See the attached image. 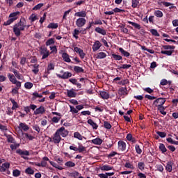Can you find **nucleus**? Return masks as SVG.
Listing matches in <instances>:
<instances>
[{
  "label": "nucleus",
  "mask_w": 178,
  "mask_h": 178,
  "mask_svg": "<svg viewBox=\"0 0 178 178\" xmlns=\"http://www.w3.org/2000/svg\"><path fill=\"white\" fill-rule=\"evenodd\" d=\"M165 102H166L165 98H159L153 102L154 108H156L157 111L164 116L166 115V111H165L166 107L163 106V105H165Z\"/></svg>",
  "instance_id": "obj_1"
},
{
  "label": "nucleus",
  "mask_w": 178,
  "mask_h": 178,
  "mask_svg": "<svg viewBox=\"0 0 178 178\" xmlns=\"http://www.w3.org/2000/svg\"><path fill=\"white\" fill-rule=\"evenodd\" d=\"M27 27L25 19H21L17 24L13 26V32L16 37H20L22 32L24 31V29Z\"/></svg>",
  "instance_id": "obj_2"
},
{
  "label": "nucleus",
  "mask_w": 178,
  "mask_h": 178,
  "mask_svg": "<svg viewBox=\"0 0 178 178\" xmlns=\"http://www.w3.org/2000/svg\"><path fill=\"white\" fill-rule=\"evenodd\" d=\"M19 16H20V12L19 11L10 13L9 15V19L3 23V26H10L13 22L19 19Z\"/></svg>",
  "instance_id": "obj_3"
},
{
  "label": "nucleus",
  "mask_w": 178,
  "mask_h": 178,
  "mask_svg": "<svg viewBox=\"0 0 178 178\" xmlns=\"http://www.w3.org/2000/svg\"><path fill=\"white\" fill-rule=\"evenodd\" d=\"M163 48L165 50H162L161 51V54L162 55H166L167 56H172V54L175 51V46H170V45H163Z\"/></svg>",
  "instance_id": "obj_4"
},
{
  "label": "nucleus",
  "mask_w": 178,
  "mask_h": 178,
  "mask_svg": "<svg viewBox=\"0 0 178 178\" xmlns=\"http://www.w3.org/2000/svg\"><path fill=\"white\" fill-rule=\"evenodd\" d=\"M7 76L9 79L10 83H12L13 84H15L16 87H17L18 88H21L22 82L17 81L15 75L10 73H8Z\"/></svg>",
  "instance_id": "obj_5"
},
{
  "label": "nucleus",
  "mask_w": 178,
  "mask_h": 178,
  "mask_svg": "<svg viewBox=\"0 0 178 178\" xmlns=\"http://www.w3.org/2000/svg\"><path fill=\"white\" fill-rule=\"evenodd\" d=\"M56 76L59 79H63V80H66L67 79H70L72 74V72H65L63 70H61L59 74H56Z\"/></svg>",
  "instance_id": "obj_6"
},
{
  "label": "nucleus",
  "mask_w": 178,
  "mask_h": 178,
  "mask_svg": "<svg viewBox=\"0 0 178 178\" xmlns=\"http://www.w3.org/2000/svg\"><path fill=\"white\" fill-rule=\"evenodd\" d=\"M10 168V163L6 162L0 165V172L2 173L5 172L6 175H10V171H9V168Z\"/></svg>",
  "instance_id": "obj_7"
},
{
  "label": "nucleus",
  "mask_w": 178,
  "mask_h": 178,
  "mask_svg": "<svg viewBox=\"0 0 178 178\" xmlns=\"http://www.w3.org/2000/svg\"><path fill=\"white\" fill-rule=\"evenodd\" d=\"M56 133L61 136V137H67L69 136V131L65 128V127H61L60 129H57Z\"/></svg>",
  "instance_id": "obj_8"
},
{
  "label": "nucleus",
  "mask_w": 178,
  "mask_h": 178,
  "mask_svg": "<svg viewBox=\"0 0 178 178\" xmlns=\"http://www.w3.org/2000/svg\"><path fill=\"white\" fill-rule=\"evenodd\" d=\"M40 54L42 55V59H47L48 56H49V51L47 49V47H40Z\"/></svg>",
  "instance_id": "obj_9"
},
{
  "label": "nucleus",
  "mask_w": 178,
  "mask_h": 178,
  "mask_svg": "<svg viewBox=\"0 0 178 178\" xmlns=\"http://www.w3.org/2000/svg\"><path fill=\"white\" fill-rule=\"evenodd\" d=\"M50 142L53 141L54 144H59L60 141L62 140V137L57 133L55 132V134L53 135V138H49Z\"/></svg>",
  "instance_id": "obj_10"
},
{
  "label": "nucleus",
  "mask_w": 178,
  "mask_h": 178,
  "mask_svg": "<svg viewBox=\"0 0 178 178\" xmlns=\"http://www.w3.org/2000/svg\"><path fill=\"white\" fill-rule=\"evenodd\" d=\"M86 23H87V19H86V18H78L76 20V27H79V28L84 27Z\"/></svg>",
  "instance_id": "obj_11"
},
{
  "label": "nucleus",
  "mask_w": 178,
  "mask_h": 178,
  "mask_svg": "<svg viewBox=\"0 0 178 178\" xmlns=\"http://www.w3.org/2000/svg\"><path fill=\"white\" fill-rule=\"evenodd\" d=\"M102 47V44L99 40L95 41L94 44L92 46V49L93 52H97L101 47Z\"/></svg>",
  "instance_id": "obj_12"
},
{
  "label": "nucleus",
  "mask_w": 178,
  "mask_h": 178,
  "mask_svg": "<svg viewBox=\"0 0 178 178\" xmlns=\"http://www.w3.org/2000/svg\"><path fill=\"white\" fill-rule=\"evenodd\" d=\"M127 94H129V92H127V88L122 87L119 88L118 95H120L121 97H125V95H127Z\"/></svg>",
  "instance_id": "obj_13"
},
{
  "label": "nucleus",
  "mask_w": 178,
  "mask_h": 178,
  "mask_svg": "<svg viewBox=\"0 0 178 178\" xmlns=\"http://www.w3.org/2000/svg\"><path fill=\"white\" fill-rule=\"evenodd\" d=\"M119 151H124L127 147L125 142L123 140H119L118 143Z\"/></svg>",
  "instance_id": "obj_14"
},
{
  "label": "nucleus",
  "mask_w": 178,
  "mask_h": 178,
  "mask_svg": "<svg viewBox=\"0 0 178 178\" xmlns=\"http://www.w3.org/2000/svg\"><path fill=\"white\" fill-rule=\"evenodd\" d=\"M19 129L21 131H29V130H30L29 125L24 122L19 123Z\"/></svg>",
  "instance_id": "obj_15"
},
{
  "label": "nucleus",
  "mask_w": 178,
  "mask_h": 178,
  "mask_svg": "<svg viewBox=\"0 0 178 178\" xmlns=\"http://www.w3.org/2000/svg\"><path fill=\"white\" fill-rule=\"evenodd\" d=\"M44 113H45V107L43 106L36 108L34 111V115H44Z\"/></svg>",
  "instance_id": "obj_16"
},
{
  "label": "nucleus",
  "mask_w": 178,
  "mask_h": 178,
  "mask_svg": "<svg viewBox=\"0 0 178 178\" xmlns=\"http://www.w3.org/2000/svg\"><path fill=\"white\" fill-rule=\"evenodd\" d=\"M106 56H107L106 53L103 51L99 52L94 56L95 59H105Z\"/></svg>",
  "instance_id": "obj_17"
},
{
  "label": "nucleus",
  "mask_w": 178,
  "mask_h": 178,
  "mask_svg": "<svg viewBox=\"0 0 178 178\" xmlns=\"http://www.w3.org/2000/svg\"><path fill=\"white\" fill-rule=\"evenodd\" d=\"M67 95L70 98H76V95H77V94L74 92V89H71L67 90Z\"/></svg>",
  "instance_id": "obj_18"
},
{
  "label": "nucleus",
  "mask_w": 178,
  "mask_h": 178,
  "mask_svg": "<svg viewBox=\"0 0 178 178\" xmlns=\"http://www.w3.org/2000/svg\"><path fill=\"white\" fill-rule=\"evenodd\" d=\"M62 58L64 62H67V63H70L72 62V60L70 59V56H69L67 53H63Z\"/></svg>",
  "instance_id": "obj_19"
},
{
  "label": "nucleus",
  "mask_w": 178,
  "mask_h": 178,
  "mask_svg": "<svg viewBox=\"0 0 178 178\" xmlns=\"http://www.w3.org/2000/svg\"><path fill=\"white\" fill-rule=\"evenodd\" d=\"M74 16L79 18H83L87 17V12L86 11H79L74 14Z\"/></svg>",
  "instance_id": "obj_20"
},
{
  "label": "nucleus",
  "mask_w": 178,
  "mask_h": 178,
  "mask_svg": "<svg viewBox=\"0 0 178 178\" xmlns=\"http://www.w3.org/2000/svg\"><path fill=\"white\" fill-rule=\"evenodd\" d=\"M113 169V167L109 165H104L100 167V170L105 172H108V170H112Z\"/></svg>",
  "instance_id": "obj_21"
},
{
  "label": "nucleus",
  "mask_w": 178,
  "mask_h": 178,
  "mask_svg": "<svg viewBox=\"0 0 178 178\" xmlns=\"http://www.w3.org/2000/svg\"><path fill=\"white\" fill-rule=\"evenodd\" d=\"M99 95L102 99H109V93L106 91H101Z\"/></svg>",
  "instance_id": "obj_22"
},
{
  "label": "nucleus",
  "mask_w": 178,
  "mask_h": 178,
  "mask_svg": "<svg viewBox=\"0 0 178 178\" xmlns=\"http://www.w3.org/2000/svg\"><path fill=\"white\" fill-rule=\"evenodd\" d=\"M74 138H76L77 140H79L81 141H83L86 137L83 136L82 135L80 134L79 132H74Z\"/></svg>",
  "instance_id": "obj_23"
},
{
  "label": "nucleus",
  "mask_w": 178,
  "mask_h": 178,
  "mask_svg": "<svg viewBox=\"0 0 178 178\" xmlns=\"http://www.w3.org/2000/svg\"><path fill=\"white\" fill-rule=\"evenodd\" d=\"M88 124H90V126H91L95 130H97V129H98V124L93 122L92 119H89L88 120Z\"/></svg>",
  "instance_id": "obj_24"
},
{
  "label": "nucleus",
  "mask_w": 178,
  "mask_h": 178,
  "mask_svg": "<svg viewBox=\"0 0 178 178\" xmlns=\"http://www.w3.org/2000/svg\"><path fill=\"white\" fill-rule=\"evenodd\" d=\"M78 152H79V154H83V152H87V147L83 146V145L81 144H79Z\"/></svg>",
  "instance_id": "obj_25"
},
{
  "label": "nucleus",
  "mask_w": 178,
  "mask_h": 178,
  "mask_svg": "<svg viewBox=\"0 0 178 178\" xmlns=\"http://www.w3.org/2000/svg\"><path fill=\"white\" fill-rule=\"evenodd\" d=\"M96 33H99V34H102V35H106V31L104 29H101L100 27L95 28Z\"/></svg>",
  "instance_id": "obj_26"
},
{
  "label": "nucleus",
  "mask_w": 178,
  "mask_h": 178,
  "mask_svg": "<svg viewBox=\"0 0 178 178\" xmlns=\"http://www.w3.org/2000/svg\"><path fill=\"white\" fill-rule=\"evenodd\" d=\"M70 176H71V177H74V178H84V177H81V174L79 173V172H77V171L71 172L70 174Z\"/></svg>",
  "instance_id": "obj_27"
},
{
  "label": "nucleus",
  "mask_w": 178,
  "mask_h": 178,
  "mask_svg": "<svg viewBox=\"0 0 178 178\" xmlns=\"http://www.w3.org/2000/svg\"><path fill=\"white\" fill-rule=\"evenodd\" d=\"M102 139L99 138H97L95 139L92 140V144H95V145H101V144H102Z\"/></svg>",
  "instance_id": "obj_28"
},
{
  "label": "nucleus",
  "mask_w": 178,
  "mask_h": 178,
  "mask_svg": "<svg viewBox=\"0 0 178 178\" xmlns=\"http://www.w3.org/2000/svg\"><path fill=\"white\" fill-rule=\"evenodd\" d=\"M16 152L17 154H19V155H26V156L30 155V152H29V151L27 150L23 151L19 149H17Z\"/></svg>",
  "instance_id": "obj_29"
},
{
  "label": "nucleus",
  "mask_w": 178,
  "mask_h": 178,
  "mask_svg": "<svg viewBox=\"0 0 178 178\" xmlns=\"http://www.w3.org/2000/svg\"><path fill=\"white\" fill-rule=\"evenodd\" d=\"M49 163H50V165H51V166H53L54 168H56V169H58V170H63V167L59 166V165H58L56 163H55L54 161H49Z\"/></svg>",
  "instance_id": "obj_30"
},
{
  "label": "nucleus",
  "mask_w": 178,
  "mask_h": 178,
  "mask_svg": "<svg viewBox=\"0 0 178 178\" xmlns=\"http://www.w3.org/2000/svg\"><path fill=\"white\" fill-rule=\"evenodd\" d=\"M74 71L76 73H84V69H83V67H79V66H74Z\"/></svg>",
  "instance_id": "obj_31"
},
{
  "label": "nucleus",
  "mask_w": 178,
  "mask_h": 178,
  "mask_svg": "<svg viewBox=\"0 0 178 178\" xmlns=\"http://www.w3.org/2000/svg\"><path fill=\"white\" fill-rule=\"evenodd\" d=\"M119 51H120V52H121L122 55H123L124 56H126V58H129V56H130V53L124 51V49H123V48L120 47Z\"/></svg>",
  "instance_id": "obj_32"
},
{
  "label": "nucleus",
  "mask_w": 178,
  "mask_h": 178,
  "mask_svg": "<svg viewBox=\"0 0 178 178\" xmlns=\"http://www.w3.org/2000/svg\"><path fill=\"white\" fill-rule=\"evenodd\" d=\"M29 20L31 22V23L35 22V20H38V17L36 14H31L29 17Z\"/></svg>",
  "instance_id": "obj_33"
},
{
  "label": "nucleus",
  "mask_w": 178,
  "mask_h": 178,
  "mask_svg": "<svg viewBox=\"0 0 178 178\" xmlns=\"http://www.w3.org/2000/svg\"><path fill=\"white\" fill-rule=\"evenodd\" d=\"M40 65L35 64L33 65V69L32 70V72L35 74H37L38 72H40Z\"/></svg>",
  "instance_id": "obj_34"
},
{
  "label": "nucleus",
  "mask_w": 178,
  "mask_h": 178,
  "mask_svg": "<svg viewBox=\"0 0 178 178\" xmlns=\"http://www.w3.org/2000/svg\"><path fill=\"white\" fill-rule=\"evenodd\" d=\"M131 6L134 8H136L138 5H140V0H131Z\"/></svg>",
  "instance_id": "obj_35"
},
{
  "label": "nucleus",
  "mask_w": 178,
  "mask_h": 178,
  "mask_svg": "<svg viewBox=\"0 0 178 178\" xmlns=\"http://www.w3.org/2000/svg\"><path fill=\"white\" fill-rule=\"evenodd\" d=\"M154 16L156 17H163V13L162 11L157 10L154 11Z\"/></svg>",
  "instance_id": "obj_36"
},
{
  "label": "nucleus",
  "mask_w": 178,
  "mask_h": 178,
  "mask_svg": "<svg viewBox=\"0 0 178 178\" xmlns=\"http://www.w3.org/2000/svg\"><path fill=\"white\" fill-rule=\"evenodd\" d=\"M159 149L160 151H161L163 154H165V152L168 151V149H166V147L165 146V145H163V143H160Z\"/></svg>",
  "instance_id": "obj_37"
},
{
  "label": "nucleus",
  "mask_w": 178,
  "mask_h": 178,
  "mask_svg": "<svg viewBox=\"0 0 178 178\" xmlns=\"http://www.w3.org/2000/svg\"><path fill=\"white\" fill-rule=\"evenodd\" d=\"M128 24H131V26H133L134 27H135V29H138V30H140V29H141V26H140V24L131 22V21H128Z\"/></svg>",
  "instance_id": "obj_38"
},
{
  "label": "nucleus",
  "mask_w": 178,
  "mask_h": 178,
  "mask_svg": "<svg viewBox=\"0 0 178 178\" xmlns=\"http://www.w3.org/2000/svg\"><path fill=\"white\" fill-rule=\"evenodd\" d=\"M111 56L115 60H122V59H123V57H122V56L115 54H113Z\"/></svg>",
  "instance_id": "obj_39"
},
{
  "label": "nucleus",
  "mask_w": 178,
  "mask_h": 178,
  "mask_svg": "<svg viewBox=\"0 0 178 178\" xmlns=\"http://www.w3.org/2000/svg\"><path fill=\"white\" fill-rule=\"evenodd\" d=\"M72 34L73 37L76 38V40H79V34H80V31L79 29H75Z\"/></svg>",
  "instance_id": "obj_40"
},
{
  "label": "nucleus",
  "mask_w": 178,
  "mask_h": 178,
  "mask_svg": "<svg viewBox=\"0 0 178 178\" xmlns=\"http://www.w3.org/2000/svg\"><path fill=\"white\" fill-rule=\"evenodd\" d=\"M65 165L67 166V168H74V166H76V163L73 161H67L65 163Z\"/></svg>",
  "instance_id": "obj_41"
},
{
  "label": "nucleus",
  "mask_w": 178,
  "mask_h": 178,
  "mask_svg": "<svg viewBox=\"0 0 178 178\" xmlns=\"http://www.w3.org/2000/svg\"><path fill=\"white\" fill-rule=\"evenodd\" d=\"M138 168L140 170L143 171L145 169V164L144 162H139L138 163Z\"/></svg>",
  "instance_id": "obj_42"
},
{
  "label": "nucleus",
  "mask_w": 178,
  "mask_h": 178,
  "mask_svg": "<svg viewBox=\"0 0 178 178\" xmlns=\"http://www.w3.org/2000/svg\"><path fill=\"white\" fill-rule=\"evenodd\" d=\"M58 27V23H50L47 26V29H57Z\"/></svg>",
  "instance_id": "obj_43"
},
{
  "label": "nucleus",
  "mask_w": 178,
  "mask_h": 178,
  "mask_svg": "<svg viewBox=\"0 0 178 178\" xmlns=\"http://www.w3.org/2000/svg\"><path fill=\"white\" fill-rule=\"evenodd\" d=\"M25 173H26V175H34V170H33L31 167H29L25 170Z\"/></svg>",
  "instance_id": "obj_44"
},
{
  "label": "nucleus",
  "mask_w": 178,
  "mask_h": 178,
  "mask_svg": "<svg viewBox=\"0 0 178 178\" xmlns=\"http://www.w3.org/2000/svg\"><path fill=\"white\" fill-rule=\"evenodd\" d=\"M24 87L26 88V90H31V88H33V83L26 82L24 83Z\"/></svg>",
  "instance_id": "obj_45"
},
{
  "label": "nucleus",
  "mask_w": 178,
  "mask_h": 178,
  "mask_svg": "<svg viewBox=\"0 0 178 178\" xmlns=\"http://www.w3.org/2000/svg\"><path fill=\"white\" fill-rule=\"evenodd\" d=\"M10 101L13 104V107H12L13 111H14V109H16L17 108H19V105L17 104V102L15 101V99H11Z\"/></svg>",
  "instance_id": "obj_46"
},
{
  "label": "nucleus",
  "mask_w": 178,
  "mask_h": 178,
  "mask_svg": "<svg viewBox=\"0 0 178 178\" xmlns=\"http://www.w3.org/2000/svg\"><path fill=\"white\" fill-rule=\"evenodd\" d=\"M125 168H127V169H131V170H134V165H133L132 163H131L130 162H127L124 165Z\"/></svg>",
  "instance_id": "obj_47"
},
{
  "label": "nucleus",
  "mask_w": 178,
  "mask_h": 178,
  "mask_svg": "<svg viewBox=\"0 0 178 178\" xmlns=\"http://www.w3.org/2000/svg\"><path fill=\"white\" fill-rule=\"evenodd\" d=\"M55 69V64L53 63H49L47 65V72H49L50 70H54Z\"/></svg>",
  "instance_id": "obj_48"
},
{
  "label": "nucleus",
  "mask_w": 178,
  "mask_h": 178,
  "mask_svg": "<svg viewBox=\"0 0 178 178\" xmlns=\"http://www.w3.org/2000/svg\"><path fill=\"white\" fill-rule=\"evenodd\" d=\"M104 127L109 130L112 129V125L111 124V123L108 122V121H105L104 122Z\"/></svg>",
  "instance_id": "obj_49"
},
{
  "label": "nucleus",
  "mask_w": 178,
  "mask_h": 178,
  "mask_svg": "<svg viewBox=\"0 0 178 178\" xmlns=\"http://www.w3.org/2000/svg\"><path fill=\"white\" fill-rule=\"evenodd\" d=\"M135 149L136 151V153L138 154L139 155L142 154L143 149H141V147L138 145H135Z\"/></svg>",
  "instance_id": "obj_50"
},
{
  "label": "nucleus",
  "mask_w": 178,
  "mask_h": 178,
  "mask_svg": "<svg viewBox=\"0 0 178 178\" xmlns=\"http://www.w3.org/2000/svg\"><path fill=\"white\" fill-rule=\"evenodd\" d=\"M42 6H44V3H38L33 8V10H38L41 9V8H42Z\"/></svg>",
  "instance_id": "obj_51"
},
{
  "label": "nucleus",
  "mask_w": 178,
  "mask_h": 178,
  "mask_svg": "<svg viewBox=\"0 0 178 178\" xmlns=\"http://www.w3.org/2000/svg\"><path fill=\"white\" fill-rule=\"evenodd\" d=\"M52 44H55V40L54 38H50L46 42V46L49 47V45H52Z\"/></svg>",
  "instance_id": "obj_52"
},
{
  "label": "nucleus",
  "mask_w": 178,
  "mask_h": 178,
  "mask_svg": "<svg viewBox=\"0 0 178 178\" xmlns=\"http://www.w3.org/2000/svg\"><path fill=\"white\" fill-rule=\"evenodd\" d=\"M165 169L168 172H172V170H173L172 167V163H168L166 166H165Z\"/></svg>",
  "instance_id": "obj_53"
},
{
  "label": "nucleus",
  "mask_w": 178,
  "mask_h": 178,
  "mask_svg": "<svg viewBox=\"0 0 178 178\" xmlns=\"http://www.w3.org/2000/svg\"><path fill=\"white\" fill-rule=\"evenodd\" d=\"M7 141L8 143H11L13 144H15L16 142L15 141V139L11 136H7Z\"/></svg>",
  "instance_id": "obj_54"
},
{
  "label": "nucleus",
  "mask_w": 178,
  "mask_h": 178,
  "mask_svg": "<svg viewBox=\"0 0 178 178\" xmlns=\"http://www.w3.org/2000/svg\"><path fill=\"white\" fill-rule=\"evenodd\" d=\"M127 83H129V81L127 79H124L117 82V84H120V86H126Z\"/></svg>",
  "instance_id": "obj_55"
},
{
  "label": "nucleus",
  "mask_w": 178,
  "mask_h": 178,
  "mask_svg": "<svg viewBox=\"0 0 178 178\" xmlns=\"http://www.w3.org/2000/svg\"><path fill=\"white\" fill-rule=\"evenodd\" d=\"M61 117H53L51 119V122L53 123H59V120H60Z\"/></svg>",
  "instance_id": "obj_56"
},
{
  "label": "nucleus",
  "mask_w": 178,
  "mask_h": 178,
  "mask_svg": "<svg viewBox=\"0 0 178 178\" xmlns=\"http://www.w3.org/2000/svg\"><path fill=\"white\" fill-rule=\"evenodd\" d=\"M70 112H72V113H79V110L74 108V106L70 105Z\"/></svg>",
  "instance_id": "obj_57"
},
{
  "label": "nucleus",
  "mask_w": 178,
  "mask_h": 178,
  "mask_svg": "<svg viewBox=\"0 0 178 178\" xmlns=\"http://www.w3.org/2000/svg\"><path fill=\"white\" fill-rule=\"evenodd\" d=\"M50 54H56L58 52V49L56 48V46L50 47Z\"/></svg>",
  "instance_id": "obj_58"
},
{
  "label": "nucleus",
  "mask_w": 178,
  "mask_h": 178,
  "mask_svg": "<svg viewBox=\"0 0 178 178\" xmlns=\"http://www.w3.org/2000/svg\"><path fill=\"white\" fill-rule=\"evenodd\" d=\"M33 99H36V98H42V95H40L37 92H33Z\"/></svg>",
  "instance_id": "obj_59"
},
{
  "label": "nucleus",
  "mask_w": 178,
  "mask_h": 178,
  "mask_svg": "<svg viewBox=\"0 0 178 178\" xmlns=\"http://www.w3.org/2000/svg\"><path fill=\"white\" fill-rule=\"evenodd\" d=\"M20 170H15L13 172V175L15 177H19V175H20Z\"/></svg>",
  "instance_id": "obj_60"
},
{
  "label": "nucleus",
  "mask_w": 178,
  "mask_h": 178,
  "mask_svg": "<svg viewBox=\"0 0 178 178\" xmlns=\"http://www.w3.org/2000/svg\"><path fill=\"white\" fill-rule=\"evenodd\" d=\"M156 134L161 138H165V137H166V133H165V132L157 131Z\"/></svg>",
  "instance_id": "obj_61"
},
{
  "label": "nucleus",
  "mask_w": 178,
  "mask_h": 178,
  "mask_svg": "<svg viewBox=\"0 0 178 178\" xmlns=\"http://www.w3.org/2000/svg\"><path fill=\"white\" fill-rule=\"evenodd\" d=\"M19 90H20V88H18L17 86H16V88L12 90L11 92L13 95L19 94Z\"/></svg>",
  "instance_id": "obj_62"
},
{
  "label": "nucleus",
  "mask_w": 178,
  "mask_h": 178,
  "mask_svg": "<svg viewBox=\"0 0 178 178\" xmlns=\"http://www.w3.org/2000/svg\"><path fill=\"white\" fill-rule=\"evenodd\" d=\"M131 67V65L130 64H123L120 69H130Z\"/></svg>",
  "instance_id": "obj_63"
},
{
  "label": "nucleus",
  "mask_w": 178,
  "mask_h": 178,
  "mask_svg": "<svg viewBox=\"0 0 178 178\" xmlns=\"http://www.w3.org/2000/svg\"><path fill=\"white\" fill-rule=\"evenodd\" d=\"M98 177L99 178H108V174L106 172L105 174H99Z\"/></svg>",
  "instance_id": "obj_64"
}]
</instances>
